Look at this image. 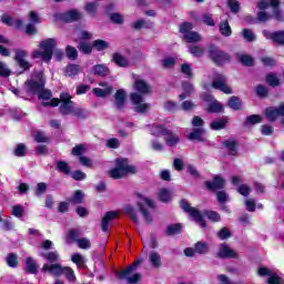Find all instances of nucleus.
I'll list each match as a JSON object with an SVG mask.
<instances>
[{"label":"nucleus","mask_w":284,"mask_h":284,"mask_svg":"<svg viewBox=\"0 0 284 284\" xmlns=\"http://www.w3.org/2000/svg\"><path fill=\"white\" fill-rule=\"evenodd\" d=\"M136 166L130 164L128 158H118L115 159V166L109 171V176L119 181L125 179V176H130V174H136Z\"/></svg>","instance_id":"obj_1"},{"label":"nucleus","mask_w":284,"mask_h":284,"mask_svg":"<svg viewBox=\"0 0 284 284\" xmlns=\"http://www.w3.org/2000/svg\"><path fill=\"white\" fill-rule=\"evenodd\" d=\"M42 272L43 274L54 276V278L65 276L69 283H77V275L74 274V270L70 266H63L61 264H43Z\"/></svg>","instance_id":"obj_2"},{"label":"nucleus","mask_w":284,"mask_h":284,"mask_svg":"<svg viewBox=\"0 0 284 284\" xmlns=\"http://www.w3.org/2000/svg\"><path fill=\"white\" fill-rule=\"evenodd\" d=\"M151 134L153 136H165L164 141L169 148H176L181 143V138L174 131L168 129L165 124H153L151 126Z\"/></svg>","instance_id":"obj_3"},{"label":"nucleus","mask_w":284,"mask_h":284,"mask_svg":"<svg viewBox=\"0 0 284 284\" xmlns=\"http://www.w3.org/2000/svg\"><path fill=\"white\" fill-rule=\"evenodd\" d=\"M225 183L221 175H214L212 181L204 182V186L209 192H217L216 199L221 204L227 203V193L224 191Z\"/></svg>","instance_id":"obj_4"},{"label":"nucleus","mask_w":284,"mask_h":284,"mask_svg":"<svg viewBox=\"0 0 284 284\" xmlns=\"http://www.w3.org/2000/svg\"><path fill=\"white\" fill-rule=\"evenodd\" d=\"M141 263H143L141 258L134 260L133 263L126 266L122 272H116L115 274L119 281H126L130 284L141 283V281H143V274L135 273L130 276L132 272H136V270H139V265H141Z\"/></svg>","instance_id":"obj_5"},{"label":"nucleus","mask_w":284,"mask_h":284,"mask_svg":"<svg viewBox=\"0 0 284 284\" xmlns=\"http://www.w3.org/2000/svg\"><path fill=\"white\" fill-rule=\"evenodd\" d=\"M207 58L214 65H217V68H223L226 63H230L232 61V55L230 53L221 50L219 45L211 43L207 47Z\"/></svg>","instance_id":"obj_6"},{"label":"nucleus","mask_w":284,"mask_h":284,"mask_svg":"<svg viewBox=\"0 0 284 284\" xmlns=\"http://www.w3.org/2000/svg\"><path fill=\"white\" fill-rule=\"evenodd\" d=\"M36 79L38 81L29 79L24 82V90L27 94H31L32 97H38V94L45 88V78L43 77V72H38L36 74Z\"/></svg>","instance_id":"obj_7"},{"label":"nucleus","mask_w":284,"mask_h":284,"mask_svg":"<svg viewBox=\"0 0 284 284\" xmlns=\"http://www.w3.org/2000/svg\"><path fill=\"white\" fill-rule=\"evenodd\" d=\"M180 207L183 210V212H186L187 214H190V216H192L195 223H199L201 227H207V222H205V217H203V213H201V211L190 205V202H187V200L185 199L181 200Z\"/></svg>","instance_id":"obj_8"},{"label":"nucleus","mask_w":284,"mask_h":284,"mask_svg":"<svg viewBox=\"0 0 284 284\" xmlns=\"http://www.w3.org/2000/svg\"><path fill=\"white\" fill-rule=\"evenodd\" d=\"M202 101H204V103H210L206 109L209 114H223V112H225V106H223V103L215 100L212 93H203Z\"/></svg>","instance_id":"obj_9"},{"label":"nucleus","mask_w":284,"mask_h":284,"mask_svg":"<svg viewBox=\"0 0 284 284\" xmlns=\"http://www.w3.org/2000/svg\"><path fill=\"white\" fill-rule=\"evenodd\" d=\"M57 48V40L54 38H49L40 42V49L43 50V61L44 63H50L54 54V49Z\"/></svg>","instance_id":"obj_10"},{"label":"nucleus","mask_w":284,"mask_h":284,"mask_svg":"<svg viewBox=\"0 0 284 284\" xmlns=\"http://www.w3.org/2000/svg\"><path fill=\"white\" fill-rule=\"evenodd\" d=\"M28 57V51L23 49H14V57L13 61L22 70V72H30V68H32V64L26 60Z\"/></svg>","instance_id":"obj_11"},{"label":"nucleus","mask_w":284,"mask_h":284,"mask_svg":"<svg viewBox=\"0 0 284 284\" xmlns=\"http://www.w3.org/2000/svg\"><path fill=\"white\" fill-rule=\"evenodd\" d=\"M60 21L63 23H75L83 19V14L77 9H70L59 16Z\"/></svg>","instance_id":"obj_12"},{"label":"nucleus","mask_w":284,"mask_h":284,"mask_svg":"<svg viewBox=\"0 0 284 284\" xmlns=\"http://www.w3.org/2000/svg\"><path fill=\"white\" fill-rule=\"evenodd\" d=\"M265 118L271 123H274L278 116H284V103L280 104L278 108L268 106L264 111Z\"/></svg>","instance_id":"obj_13"},{"label":"nucleus","mask_w":284,"mask_h":284,"mask_svg":"<svg viewBox=\"0 0 284 284\" xmlns=\"http://www.w3.org/2000/svg\"><path fill=\"white\" fill-rule=\"evenodd\" d=\"M263 37H265L268 41H273L275 45H284V30L280 31H262Z\"/></svg>","instance_id":"obj_14"},{"label":"nucleus","mask_w":284,"mask_h":284,"mask_svg":"<svg viewBox=\"0 0 284 284\" xmlns=\"http://www.w3.org/2000/svg\"><path fill=\"white\" fill-rule=\"evenodd\" d=\"M212 88L214 90H220L221 92H224V94H232V88H230L225 83V75L219 74L213 81H212Z\"/></svg>","instance_id":"obj_15"},{"label":"nucleus","mask_w":284,"mask_h":284,"mask_svg":"<svg viewBox=\"0 0 284 284\" xmlns=\"http://www.w3.org/2000/svg\"><path fill=\"white\" fill-rule=\"evenodd\" d=\"M217 258H239V253L232 250L227 243H222L216 254Z\"/></svg>","instance_id":"obj_16"},{"label":"nucleus","mask_w":284,"mask_h":284,"mask_svg":"<svg viewBox=\"0 0 284 284\" xmlns=\"http://www.w3.org/2000/svg\"><path fill=\"white\" fill-rule=\"evenodd\" d=\"M206 130L203 128H194L192 132L187 135L189 141H197V143H205L207 138H205Z\"/></svg>","instance_id":"obj_17"},{"label":"nucleus","mask_w":284,"mask_h":284,"mask_svg":"<svg viewBox=\"0 0 284 284\" xmlns=\"http://www.w3.org/2000/svg\"><path fill=\"white\" fill-rule=\"evenodd\" d=\"M1 23H4V26H9L10 28L14 26L16 30H21L23 29V21L21 19H16L12 18L11 16L8 14H2L0 18Z\"/></svg>","instance_id":"obj_18"},{"label":"nucleus","mask_w":284,"mask_h":284,"mask_svg":"<svg viewBox=\"0 0 284 284\" xmlns=\"http://www.w3.org/2000/svg\"><path fill=\"white\" fill-rule=\"evenodd\" d=\"M119 216V212L116 211H109L104 214L101 222L102 232L110 231V221H114Z\"/></svg>","instance_id":"obj_19"},{"label":"nucleus","mask_w":284,"mask_h":284,"mask_svg":"<svg viewBox=\"0 0 284 284\" xmlns=\"http://www.w3.org/2000/svg\"><path fill=\"white\" fill-rule=\"evenodd\" d=\"M125 99H128V93L125 90L119 89L114 94L115 108L116 110H123L125 108Z\"/></svg>","instance_id":"obj_20"},{"label":"nucleus","mask_w":284,"mask_h":284,"mask_svg":"<svg viewBox=\"0 0 284 284\" xmlns=\"http://www.w3.org/2000/svg\"><path fill=\"white\" fill-rule=\"evenodd\" d=\"M112 63L118 65V68H130V60L121 52H114L111 58Z\"/></svg>","instance_id":"obj_21"},{"label":"nucleus","mask_w":284,"mask_h":284,"mask_svg":"<svg viewBox=\"0 0 284 284\" xmlns=\"http://www.w3.org/2000/svg\"><path fill=\"white\" fill-rule=\"evenodd\" d=\"M133 88L135 92H138V94H150V84H148V82H145L144 80H135Z\"/></svg>","instance_id":"obj_22"},{"label":"nucleus","mask_w":284,"mask_h":284,"mask_svg":"<svg viewBox=\"0 0 284 284\" xmlns=\"http://www.w3.org/2000/svg\"><path fill=\"white\" fill-rule=\"evenodd\" d=\"M230 123V118L224 116L223 119H217L211 122L210 128L211 130H215L219 132L220 130H225L227 124Z\"/></svg>","instance_id":"obj_23"},{"label":"nucleus","mask_w":284,"mask_h":284,"mask_svg":"<svg viewBox=\"0 0 284 284\" xmlns=\"http://www.w3.org/2000/svg\"><path fill=\"white\" fill-rule=\"evenodd\" d=\"M26 272L27 274H39V265L31 256L26 258Z\"/></svg>","instance_id":"obj_24"},{"label":"nucleus","mask_w":284,"mask_h":284,"mask_svg":"<svg viewBox=\"0 0 284 284\" xmlns=\"http://www.w3.org/2000/svg\"><path fill=\"white\" fill-rule=\"evenodd\" d=\"M222 145L229 150L232 156H236L239 152V142H236V140H224Z\"/></svg>","instance_id":"obj_25"},{"label":"nucleus","mask_w":284,"mask_h":284,"mask_svg":"<svg viewBox=\"0 0 284 284\" xmlns=\"http://www.w3.org/2000/svg\"><path fill=\"white\" fill-rule=\"evenodd\" d=\"M227 108L231 110H234L235 112H239V110H243V102L241 101V98L236 95H232L226 103Z\"/></svg>","instance_id":"obj_26"},{"label":"nucleus","mask_w":284,"mask_h":284,"mask_svg":"<svg viewBox=\"0 0 284 284\" xmlns=\"http://www.w3.org/2000/svg\"><path fill=\"white\" fill-rule=\"evenodd\" d=\"M92 72L95 77H108L110 74V68L105 64H95L92 68Z\"/></svg>","instance_id":"obj_27"},{"label":"nucleus","mask_w":284,"mask_h":284,"mask_svg":"<svg viewBox=\"0 0 284 284\" xmlns=\"http://www.w3.org/2000/svg\"><path fill=\"white\" fill-rule=\"evenodd\" d=\"M85 199V193L81 190L74 191L73 195L71 199H69V203H72L73 205H81L83 204V201Z\"/></svg>","instance_id":"obj_28"},{"label":"nucleus","mask_w":284,"mask_h":284,"mask_svg":"<svg viewBox=\"0 0 284 284\" xmlns=\"http://www.w3.org/2000/svg\"><path fill=\"white\" fill-rule=\"evenodd\" d=\"M93 50H97V52H103L104 50L110 49V42L101 39L93 40L92 42Z\"/></svg>","instance_id":"obj_29"},{"label":"nucleus","mask_w":284,"mask_h":284,"mask_svg":"<svg viewBox=\"0 0 284 284\" xmlns=\"http://www.w3.org/2000/svg\"><path fill=\"white\" fill-rule=\"evenodd\" d=\"M42 258H45V261H48V263H51V265H57L61 256L59 255V252L51 251L48 253H42Z\"/></svg>","instance_id":"obj_30"},{"label":"nucleus","mask_w":284,"mask_h":284,"mask_svg":"<svg viewBox=\"0 0 284 284\" xmlns=\"http://www.w3.org/2000/svg\"><path fill=\"white\" fill-rule=\"evenodd\" d=\"M265 82L270 88H278L281 85V79H278V75L276 73H267L265 77Z\"/></svg>","instance_id":"obj_31"},{"label":"nucleus","mask_w":284,"mask_h":284,"mask_svg":"<svg viewBox=\"0 0 284 284\" xmlns=\"http://www.w3.org/2000/svg\"><path fill=\"white\" fill-rule=\"evenodd\" d=\"M237 61L244 65V68H254V58L250 54H240Z\"/></svg>","instance_id":"obj_32"},{"label":"nucleus","mask_w":284,"mask_h":284,"mask_svg":"<svg viewBox=\"0 0 284 284\" xmlns=\"http://www.w3.org/2000/svg\"><path fill=\"white\" fill-rule=\"evenodd\" d=\"M113 90L114 89L112 87H106L105 89L94 88L93 94L100 99H105V97H110V94H112Z\"/></svg>","instance_id":"obj_33"},{"label":"nucleus","mask_w":284,"mask_h":284,"mask_svg":"<svg viewBox=\"0 0 284 284\" xmlns=\"http://www.w3.org/2000/svg\"><path fill=\"white\" fill-rule=\"evenodd\" d=\"M136 205H138L142 216H143L145 223H148V225H152L154 220L152 219V215L150 214V211H148V209H145V206H143V203H141V202H138Z\"/></svg>","instance_id":"obj_34"},{"label":"nucleus","mask_w":284,"mask_h":284,"mask_svg":"<svg viewBox=\"0 0 284 284\" xmlns=\"http://www.w3.org/2000/svg\"><path fill=\"white\" fill-rule=\"evenodd\" d=\"M73 103L74 102L61 103L59 106L60 114H62V116H68V114H72V111L74 110Z\"/></svg>","instance_id":"obj_35"},{"label":"nucleus","mask_w":284,"mask_h":284,"mask_svg":"<svg viewBox=\"0 0 284 284\" xmlns=\"http://www.w3.org/2000/svg\"><path fill=\"white\" fill-rule=\"evenodd\" d=\"M220 33L222 37H232V27L227 20H222L220 22Z\"/></svg>","instance_id":"obj_36"},{"label":"nucleus","mask_w":284,"mask_h":284,"mask_svg":"<svg viewBox=\"0 0 284 284\" xmlns=\"http://www.w3.org/2000/svg\"><path fill=\"white\" fill-rule=\"evenodd\" d=\"M202 216H206L211 223H220L221 221V214H219L216 211L204 210Z\"/></svg>","instance_id":"obj_37"},{"label":"nucleus","mask_w":284,"mask_h":284,"mask_svg":"<svg viewBox=\"0 0 284 284\" xmlns=\"http://www.w3.org/2000/svg\"><path fill=\"white\" fill-rule=\"evenodd\" d=\"M57 170H58V172H61L62 174H65L67 176H70V174H72V169L65 161H58Z\"/></svg>","instance_id":"obj_38"},{"label":"nucleus","mask_w":284,"mask_h":284,"mask_svg":"<svg viewBox=\"0 0 284 284\" xmlns=\"http://www.w3.org/2000/svg\"><path fill=\"white\" fill-rule=\"evenodd\" d=\"M81 72L79 64H68L64 69L65 77H77Z\"/></svg>","instance_id":"obj_39"},{"label":"nucleus","mask_w":284,"mask_h":284,"mask_svg":"<svg viewBox=\"0 0 284 284\" xmlns=\"http://www.w3.org/2000/svg\"><path fill=\"white\" fill-rule=\"evenodd\" d=\"M182 229L183 225H181V223L171 224L166 227L165 234L166 236H174L176 234H181Z\"/></svg>","instance_id":"obj_40"},{"label":"nucleus","mask_w":284,"mask_h":284,"mask_svg":"<svg viewBox=\"0 0 284 284\" xmlns=\"http://www.w3.org/2000/svg\"><path fill=\"white\" fill-rule=\"evenodd\" d=\"M65 55L69 61H77L79 59V51L72 45H67Z\"/></svg>","instance_id":"obj_41"},{"label":"nucleus","mask_w":284,"mask_h":284,"mask_svg":"<svg viewBox=\"0 0 284 284\" xmlns=\"http://www.w3.org/2000/svg\"><path fill=\"white\" fill-rule=\"evenodd\" d=\"M124 212L133 221L134 225H139V216L136 215V210L132 205L128 204L124 206Z\"/></svg>","instance_id":"obj_42"},{"label":"nucleus","mask_w":284,"mask_h":284,"mask_svg":"<svg viewBox=\"0 0 284 284\" xmlns=\"http://www.w3.org/2000/svg\"><path fill=\"white\" fill-rule=\"evenodd\" d=\"M124 212L133 221L134 225H139V216L136 215V210L132 205L128 204L124 206Z\"/></svg>","instance_id":"obj_43"},{"label":"nucleus","mask_w":284,"mask_h":284,"mask_svg":"<svg viewBox=\"0 0 284 284\" xmlns=\"http://www.w3.org/2000/svg\"><path fill=\"white\" fill-rule=\"evenodd\" d=\"M159 201H161V203H170V201H172V192L168 189H161L159 192Z\"/></svg>","instance_id":"obj_44"},{"label":"nucleus","mask_w":284,"mask_h":284,"mask_svg":"<svg viewBox=\"0 0 284 284\" xmlns=\"http://www.w3.org/2000/svg\"><path fill=\"white\" fill-rule=\"evenodd\" d=\"M255 94H257L260 99H267V97H270V89L263 84H257L255 88Z\"/></svg>","instance_id":"obj_45"},{"label":"nucleus","mask_w":284,"mask_h":284,"mask_svg":"<svg viewBox=\"0 0 284 284\" xmlns=\"http://www.w3.org/2000/svg\"><path fill=\"white\" fill-rule=\"evenodd\" d=\"M186 43H199L201 41V34L196 31H191L184 36Z\"/></svg>","instance_id":"obj_46"},{"label":"nucleus","mask_w":284,"mask_h":284,"mask_svg":"<svg viewBox=\"0 0 284 284\" xmlns=\"http://www.w3.org/2000/svg\"><path fill=\"white\" fill-rule=\"evenodd\" d=\"M6 263L9 267L16 268L19 266V257L17 256V253H9L7 255Z\"/></svg>","instance_id":"obj_47"},{"label":"nucleus","mask_w":284,"mask_h":284,"mask_svg":"<svg viewBox=\"0 0 284 284\" xmlns=\"http://www.w3.org/2000/svg\"><path fill=\"white\" fill-rule=\"evenodd\" d=\"M36 143H50V136L45 135L43 131H36L33 134Z\"/></svg>","instance_id":"obj_48"},{"label":"nucleus","mask_w":284,"mask_h":284,"mask_svg":"<svg viewBox=\"0 0 284 284\" xmlns=\"http://www.w3.org/2000/svg\"><path fill=\"white\" fill-rule=\"evenodd\" d=\"M263 118H261V115L258 114H252L246 116L245 121H244V125H256L258 123H262Z\"/></svg>","instance_id":"obj_49"},{"label":"nucleus","mask_w":284,"mask_h":284,"mask_svg":"<svg viewBox=\"0 0 284 284\" xmlns=\"http://www.w3.org/2000/svg\"><path fill=\"white\" fill-rule=\"evenodd\" d=\"M149 258H150V263H151V265H152L153 267H156V268L161 267V255H159V254L156 253V251H152V252L150 253Z\"/></svg>","instance_id":"obj_50"},{"label":"nucleus","mask_w":284,"mask_h":284,"mask_svg":"<svg viewBox=\"0 0 284 284\" xmlns=\"http://www.w3.org/2000/svg\"><path fill=\"white\" fill-rule=\"evenodd\" d=\"M94 47H92V44L88 43L87 41H81L78 45V50L82 53V54H92V49Z\"/></svg>","instance_id":"obj_51"},{"label":"nucleus","mask_w":284,"mask_h":284,"mask_svg":"<svg viewBox=\"0 0 284 284\" xmlns=\"http://www.w3.org/2000/svg\"><path fill=\"white\" fill-rule=\"evenodd\" d=\"M189 52L193 57L201 58L203 57V54H205V49H203V47H200V45H191L189 48Z\"/></svg>","instance_id":"obj_52"},{"label":"nucleus","mask_w":284,"mask_h":284,"mask_svg":"<svg viewBox=\"0 0 284 284\" xmlns=\"http://www.w3.org/2000/svg\"><path fill=\"white\" fill-rule=\"evenodd\" d=\"M194 247L196 254H207L210 252V246L205 242H196Z\"/></svg>","instance_id":"obj_53"},{"label":"nucleus","mask_w":284,"mask_h":284,"mask_svg":"<svg viewBox=\"0 0 284 284\" xmlns=\"http://www.w3.org/2000/svg\"><path fill=\"white\" fill-rule=\"evenodd\" d=\"M217 239H220V241H226V239H232V231H230V229L227 227H222L217 232Z\"/></svg>","instance_id":"obj_54"},{"label":"nucleus","mask_w":284,"mask_h":284,"mask_svg":"<svg viewBox=\"0 0 284 284\" xmlns=\"http://www.w3.org/2000/svg\"><path fill=\"white\" fill-rule=\"evenodd\" d=\"M11 75L12 70H10V68H8V65L4 62L0 61V77H2V79H8Z\"/></svg>","instance_id":"obj_55"},{"label":"nucleus","mask_w":284,"mask_h":284,"mask_svg":"<svg viewBox=\"0 0 284 284\" xmlns=\"http://www.w3.org/2000/svg\"><path fill=\"white\" fill-rule=\"evenodd\" d=\"M27 152H28V148L26 146V144L19 143L17 144L13 154L14 156L21 158V156H26Z\"/></svg>","instance_id":"obj_56"},{"label":"nucleus","mask_w":284,"mask_h":284,"mask_svg":"<svg viewBox=\"0 0 284 284\" xmlns=\"http://www.w3.org/2000/svg\"><path fill=\"white\" fill-rule=\"evenodd\" d=\"M79 242V232L74 229L69 230L67 236V243H78Z\"/></svg>","instance_id":"obj_57"},{"label":"nucleus","mask_w":284,"mask_h":284,"mask_svg":"<svg viewBox=\"0 0 284 284\" xmlns=\"http://www.w3.org/2000/svg\"><path fill=\"white\" fill-rule=\"evenodd\" d=\"M270 19H272V14L267 13L266 11H258L256 13V20L260 23H267V21H270Z\"/></svg>","instance_id":"obj_58"},{"label":"nucleus","mask_w":284,"mask_h":284,"mask_svg":"<svg viewBox=\"0 0 284 284\" xmlns=\"http://www.w3.org/2000/svg\"><path fill=\"white\" fill-rule=\"evenodd\" d=\"M38 99L42 100V101H50V99H52V91H50L49 89L43 88L38 93Z\"/></svg>","instance_id":"obj_59"},{"label":"nucleus","mask_w":284,"mask_h":284,"mask_svg":"<svg viewBox=\"0 0 284 284\" xmlns=\"http://www.w3.org/2000/svg\"><path fill=\"white\" fill-rule=\"evenodd\" d=\"M227 6L234 14H237V12H241V2L239 0H229Z\"/></svg>","instance_id":"obj_60"},{"label":"nucleus","mask_w":284,"mask_h":284,"mask_svg":"<svg viewBox=\"0 0 284 284\" xmlns=\"http://www.w3.org/2000/svg\"><path fill=\"white\" fill-rule=\"evenodd\" d=\"M194 28V24L192 22H183L180 24V33L181 34H190Z\"/></svg>","instance_id":"obj_61"},{"label":"nucleus","mask_w":284,"mask_h":284,"mask_svg":"<svg viewBox=\"0 0 284 284\" xmlns=\"http://www.w3.org/2000/svg\"><path fill=\"white\" fill-rule=\"evenodd\" d=\"M242 37L243 39H245V41H248L250 43H252V41H256V36L250 29H243Z\"/></svg>","instance_id":"obj_62"},{"label":"nucleus","mask_w":284,"mask_h":284,"mask_svg":"<svg viewBox=\"0 0 284 284\" xmlns=\"http://www.w3.org/2000/svg\"><path fill=\"white\" fill-rule=\"evenodd\" d=\"M71 179H73V181H85L88 175L81 170H75L71 173Z\"/></svg>","instance_id":"obj_63"},{"label":"nucleus","mask_w":284,"mask_h":284,"mask_svg":"<svg viewBox=\"0 0 284 284\" xmlns=\"http://www.w3.org/2000/svg\"><path fill=\"white\" fill-rule=\"evenodd\" d=\"M268 284H284L283 277L278 276L277 273H272L267 278Z\"/></svg>","instance_id":"obj_64"}]
</instances>
